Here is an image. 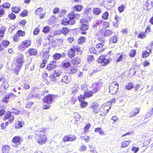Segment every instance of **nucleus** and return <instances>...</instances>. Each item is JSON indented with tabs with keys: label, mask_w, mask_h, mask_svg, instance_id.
Masks as SVG:
<instances>
[{
	"label": "nucleus",
	"mask_w": 153,
	"mask_h": 153,
	"mask_svg": "<svg viewBox=\"0 0 153 153\" xmlns=\"http://www.w3.org/2000/svg\"><path fill=\"white\" fill-rule=\"evenodd\" d=\"M8 17L11 19H15L16 16L14 14L11 13L9 15Z\"/></svg>",
	"instance_id": "nucleus-60"
},
{
	"label": "nucleus",
	"mask_w": 153,
	"mask_h": 153,
	"mask_svg": "<svg viewBox=\"0 0 153 153\" xmlns=\"http://www.w3.org/2000/svg\"><path fill=\"white\" fill-rule=\"evenodd\" d=\"M10 42L7 40H3L2 42V44L4 47H7L9 44Z\"/></svg>",
	"instance_id": "nucleus-46"
},
{
	"label": "nucleus",
	"mask_w": 153,
	"mask_h": 153,
	"mask_svg": "<svg viewBox=\"0 0 153 153\" xmlns=\"http://www.w3.org/2000/svg\"><path fill=\"white\" fill-rule=\"evenodd\" d=\"M13 38L14 41L16 42H18L20 40L19 36L17 35L16 33L15 35Z\"/></svg>",
	"instance_id": "nucleus-55"
},
{
	"label": "nucleus",
	"mask_w": 153,
	"mask_h": 153,
	"mask_svg": "<svg viewBox=\"0 0 153 153\" xmlns=\"http://www.w3.org/2000/svg\"><path fill=\"white\" fill-rule=\"evenodd\" d=\"M109 16V14L108 12H105L103 13L102 16V18L104 20H106L108 19Z\"/></svg>",
	"instance_id": "nucleus-41"
},
{
	"label": "nucleus",
	"mask_w": 153,
	"mask_h": 153,
	"mask_svg": "<svg viewBox=\"0 0 153 153\" xmlns=\"http://www.w3.org/2000/svg\"><path fill=\"white\" fill-rule=\"evenodd\" d=\"M101 12V10L99 8H94L93 9V13L95 15H98Z\"/></svg>",
	"instance_id": "nucleus-23"
},
{
	"label": "nucleus",
	"mask_w": 153,
	"mask_h": 153,
	"mask_svg": "<svg viewBox=\"0 0 153 153\" xmlns=\"http://www.w3.org/2000/svg\"><path fill=\"white\" fill-rule=\"evenodd\" d=\"M117 40V39L116 35H114L111 38L109 41L110 43H116Z\"/></svg>",
	"instance_id": "nucleus-30"
},
{
	"label": "nucleus",
	"mask_w": 153,
	"mask_h": 153,
	"mask_svg": "<svg viewBox=\"0 0 153 153\" xmlns=\"http://www.w3.org/2000/svg\"><path fill=\"white\" fill-rule=\"evenodd\" d=\"M28 53L31 56L36 55L37 53V51L36 50L33 48H32L28 50Z\"/></svg>",
	"instance_id": "nucleus-27"
},
{
	"label": "nucleus",
	"mask_w": 153,
	"mask_h": 153,
	"mask_svg": "<svg viewBox=\"0 0 153 153\" xmlns=\"http://www.w3.org/2000/svg\"><path fill=\"white\" fill-rule=\"evenodd\" d=\"M62 65L64 68H67L71 66L70 62H67L66 60H64L62 62Z\"/></svg>",
	"instance_id": "nucleus-22"
},
{
	"label": "nucleus",
	"mask_w": 153,
	"mask_h": 153,
	"mask_svg": "<svg viewBox=\"0 0 153 153\" xmlns=\"http://www.w3.org/2000/svg\"><path fill=\"white\" fill-rule=\"evenodd\" d=\"M133 87V85L132 83L131 82H130L126 85V88L128 90H129L131 89Z\"/></svg>",
	"instance_id": "nucleus-49"
},
{
	"label": "nucleus",
	"mask_w": 153,
	"mask_h": 153,
	"mask_svg": "<svg viewBox=\"0 0 153 153\" xmlns=\"http://www.w3.org/2000/svg\"><path fill=\"white\" fill-rule=\"evenodd\" d=\"M105 55H103L100 56L99 59L97 60V62L98 63H103L104 64H102L103 65H105L108 63L110 60L108 59H105Z\"/></svg>",
	"instance_id": "nucleus-12"
},
{
	"label": "nucleus",
	"mask_w": 153,
	"mask_h": 153,
	"mask_svg": "<svg viewBox=\"0 0 153 153\" xmlns=\"http://www.w3.org/2000/svg\"><path fill=\"white\" fill-rule=\"evenodd\" d=\"M102 86V84L100 82H96L93 84L91 86L93 93H95L100 90Z\"/></svg>",
	"instance_id": "nucleus-6"
},
{
	"label": "nucleus",
	"mask_w": 153,
	"mask_h": 153,
	"mask_svg": "<svg viewBox=\"0 0 153 153\" xmlns=\"http://www.w3.org/2000/svg\"><path fill=\"white\" fill-rule=\"evenodd\" d=\"M23 124L22 122L18 121L16 122L15 124V127L16 128H21L23 126Z\"/></svg>",
	"instance_id": "nucleus-25"
},
{
	"label": "nucleus",
	"mask_w": 153,
	"mask_h": 153,
	"mask_svg": "<svg viewBox=\"0 0 153 153\" xmlns=\"http://www.w3.org/2000/svg\"><path fill=\"white\" fill-rule=\"evenodd\" d=\"M10 150V147L8 145H4L2 147L3 153H8Z\"/></svg>",
	"instance_id": "nucleus-24"
},
{
	"label": "nucleus",
	"mask_w": 153,
	"mask_h": 153,
	"mask_svg": "<svg viewBox=\"0 0 153 153\" xmlns=\"http://www.w3.org/2000/svg\"><path fill=\"white\" fill-rule=\"evenodd\" d=\"M78 71L77 67L75 66H73L71 67L69 70H68V72L69 74H73L76 73Z\"/></svg>",
	"instance_id": "nucleus-18"
},
{
	"label": "nucleus",
	"mask_w": 153,
	"mask_h": 153,
	"mask_svg": "<svg viewBox=\"0 0 153 153\" xmlns=\"http://www.w3.org/2000/svg\"><path fill=\"white\" fill-rule=\"evenodd\" d=\"M62 24L67 25L69 24V21L65 18H64L62 20Z\"/></svg>",
	"instance_id": "nucleus-42"
},
{
	"label": "nucleus",
	"mask_w": 153,
	"mask_h": 153,
	"mask_svg": "<svg viewBox=\"0 0 153 153\" xmlns=\"http://www.w3.org/2000/svg\"><path fill=\"white\" fill-rule=\"evenodd\" d=\"M20 10V8L19 7H15L12 8V11L15 13H19Z\"/></svg>",
	"instance_id": "nucleus-37"
},
{
	"label": "nucleus",
	"mask_w": 153,
	"mask_h": 153,
	"mask_svg": "<svg viewBox=\"0 0 153 153\" xmlns=\"http://www.w3.org/2000/svg\"><path fill=\"white\" fill-rule=\"evenodd\" d=\"M113 33L112 30L109 29L106 30L104 32V35L105 36H109Z\"/></svg>",
	"instance_id": "nucleus-31"
},
{
	"label": "nucleus",
	"mask_w": 153,
	"mask_h": 153,
	"mask_svg": "<svg viewBox=\"0 0 153 153\" xmlns=\"http://www.w3.org/2000/svg\"><path fill=\"white\" fill-rule=\"evenodd\" d=\"M11 115V112L9 111H8L7 112L6 114L5 115L4 117L3 118L4 120H6L8 118H9L10 116Z\"/></svg>",
	"instance_id": "nucleus-45"
},
{
	"label": "nucleus",
	"mask_w": 153,
	"mask_h": 153,
	"mask_svg": "<svg viewBox=\"0 0 153 153\" xmlns=\"http://www.w3.org/2000/svg\"><path fill=\"white\" fill-rule=\"evenodd\" d=\"M22 141V138L19 136L14 137L12 140V142L17 145L20 144Z\"/></svg>",
	"instance_id": "nucleus-15"
},
{
	"label": "nucleus",
	"mask_w": 153,
	"mask_h": 153,
	"mask_svg": "<svg viewBox=\"0 0 153 153\" xmlns=\"http://www.w3.org/2000/svg\"><path fill=\"white\" fill-rule=\"evenodd\" d=\"M74 51H80V48L78 45L73 46L72 48Z\"/></svg>",
	"instance_id": "nucleus-57"
},
{
	"label": "nucleus",
	"mask_w": 153,
	"mask_h": 153,
	"mask_svg": "<svg viewBox=\"0 0 153 153\" xmlns=\"http://www.w3.org/2000/svg\"><path fill=\"white\" fill-rule=\"evenodd\" d=\"M62 56L61 55L58 53H55L53 55V58L55 59H59Z\"/></svg>",
	"instance_id": "nucleus-50"
},
{
	"label": "nucleus",
	"mask_w": 153,
	"mask_h": 153,
	"mask_svg": "<svg viewBox=\"0 0 153 153\" xmlns=\"http://www.w3.org/2000/svg\"><path fill=\"white\" fill-rule=\"evenodd\" d=\"M59 81H61L62 82L65 83H68L71 81L70 78L65 74H63L60 75L59 76Z\"/></svg>",
	"instance_id": "nucleus-11"
},
{
	"label": "nucleus",
	"mask_w": 153,
	"mask_h": 153,
	"mask_svg": "<svg viewBox=\"0 0 153 153\" xmlns=\"http://www.w3.org/2000/svg\"><path fill=\"white\" fill-rule=\"evenodd\" d=\"M55 96L53 94H50L45 96L44 98V102L48 104H51L55 98Z\"/></svg>",
	"instance_id": "nucleus-8"
},
{
	"label": "nucleus",
	"mask_w": 153,
	"mask_h": 153,
	"mask_svg": "<svg viewBox=\"0 0 153 153\" xmlns=\"http://www.w3.org/2000/svg\"><path fill=\"white\" fill-rule=\"evenodd\" d=\"M22 86L25 89H27L30 88L29 85L27 84H24Z\"/></svg>",
	"instance_id": "nucleus-63"
},
{
	"label": "nucleus",
	"mask_w": 153,
	"mask_h": 153,
	"mask_svg": "<svg viewBox=\"0 0 153 153\" xmlns=\"http://www.w3.org/2000/svg\"><path fill=\"white\" fill-rule=\"evenodd\" d=\"M74 117L75 118L76 121H77L79 120L81 116L78 113H76L74 114Z\"/></svg>",
	"instance_id": "nucleus-52"
},
{
	"label": "nucleus",
	"mask_w": 153,
	"mask_h": 153,
	"mask_svg": "<svg viewBox=\"0 0 153 153\" xmlns=\"http://www.w3.org/2000/svg\"><path fill=\"white\" fill-rule=\"evenodd\" d=\"M119 87L118 84L115 81L112 82L109 86V92L112 94H115L117 91Z\"/></svg>",
	"instance_id": "nucleus-1"
},
{
	"label": "nucleus",
	"mask_w": 153,
	"mask_h": 153,
	"mask_svg": "<svg viewBox=\"0 0 153 153\" xmlns=\"http://www.w3.org/2000/svg\"><path fill=\"white\" fill-rule=\"evenodd\" d=\"M125 56L122 54L118 53L116 56V62H122L125 59Z\"/></svg>",
	"instance_id": "nucleus-17"
},
{
	"label": "nucleus",
	"mask_w": 153,
	"mask_h": 153,
	"mask_svg": "<svg viewBox=\"0 0 153 153\" xmlns=\"http://www.w3.org/2000/svg\"><path fill=\"white\" fill-rule=\"evenodd\" d=\"M153 6V0H148L146 4L143 6L144 8L146 10H150Z\"/></svg>",
	"instance_id": "nucleus-14"
},
{
	"label": "nucleus",
	"mask_w": 153,
	"mask_h": 153,
	"mask_svg": "<svg viewBox=\"0 0 153 153\" xmlns=\"http://www.w3.org/2000/svg\"><path fill=\"white\" fill-rule=\"evenodd\" d=\"M111 106V102H108L102 105L100 108V110L104 114H106L108 112Z\"/></svg>",
	"instance_id": "nucleus-2"
},
{
	"label": "nucleus",
	"mask_w": 153,
	"mask_h": 153,
	"mask_svg": "<svg viewBox=\"0 0 153 153\" xmlns=\"http://www.w3.org/2000/svg\"><path fill=\"white\" fill-rule=\"evenodd\" d=\"M68 55L70 57H74L75 55V52L71 48L68 51Z\"/></svg>",
	"instance_id": "nucleus-28"
},
{
	"label": "nucleus",
	"mask_w": 153,
	"mask_h": 153,
	"mask_svg": "<svg viewBox=\"0 0 153 153\" xmlns=\"http://www.w3.org/2000/svg\"><path fill=\"white\" fill-rule=\"evenodd\" d=\"M102 22V20L101 19H96L94 20V24L93 27H97V25L101 24Z\"/></svg>",
	"instance_id": "nucleus-26"
},
{
	"label": "nucleus",
	"mask_w": 153,
	"mask_h": 153,
	"mask_svg": "<svg viewBox=\"0 0 153 153\" xmlns=\"http://www.w3.org/2000/svg\"><path fill=\"white\" fill-rule=\"evenodd\" d=\"M86 39L83 37H81L79 38L77 41L79 45L82 44L83 42L85 41Z\"/></svg>",
	"instance_id": "nucleus-35"
},
{
	"label": "nucleus",
	"mask_w": 153,
	"mask_h": 153,
	"mask_svg": "<svg viewBox=\"0 0 153 153\" xmlns=\"http://www.w3.org/2000/svg\"><path fill=\"white\" fill-rule=\"evenodd\" d=\"M81 62V59L79 58L76 57L73 59L72 60V63L75 65L79 64Z\"/></svg>",
	"instance_id": "nucleus-21"
},
{
	"label": "nucleus",
	"mask_w": 153,
	"mask_h": 153,
	"mask_svg": "<svg viewBox=\"0 0 153 153\" xmlns=\"http://www.w3.org/2000/svg\"><path fill=\"white\" fill-rule=\"evenodd\" d=\"M9 87V85L6 82H4L1 85L0 91H2L4 89H7Z\"/></svg>",
	"instance_id": "nucleus-20"
},
{
	"label": "nucleus",
	"mask_w": 153,
	"mask_h": 153,
	"mask_svg": "<svg viewBox=\"0 0 153 153\" xmlns=\"http://www.w3.org/2000/svg\"><path fill=\"white\" fill-rule=\"evenodd\" d=\"M23 55L22 54H19L17 59H16V65L18 68L21 67L22 65V63L24 62Z\"/></svg>",
	"instance_id": "nucleus-10"
},
{
	"label": "nucleus",
	"mask_w": 153,
	"mask_h": 153,
	"mask_svg": "<svg viewBox=\"0 0 153 153\" xmlns=\"http://www.w3.org/2000/svg\"><path fill=\"white\" fill-rule=\"evenodd\" d=\"M125 6L124 5H122L120 6L119 7L118 10L120 12H122L124 10Z\"/></svg>",
	"instance_id": "nucleus-61"
},
{
	"label": "nucleus",
	"mask_w": 153,
	"mask_h": 153,
	"mask_svg": "<svg viewBox=\"0 0 153 153\" xmlns=\"http://www.w3.org/2000/svg\"><path fill=\"white\" fill-rule=\"evenodd\" d=\"M102 25L104 28H106L108 27L109 26L110 24L108 22H104L103 23Z\"/></svg>",
	"instance_id": "nucleus-64"
},
{
	"label": "nucleus",
	"mask_w": 153,
	"mask_h": 153,
	"mask_svg": "<svg viewBox=\"0 0 153 153\" xmlns=\"http://www.w3.org/2000/svg\"><path fill=\"white\" fill-rule=\"evenodd\" d=\"M37 135L38 136L36 139L37 142L41 145L45 144L47 139L45 134H37Z\"/></svg>",
	"instance_id": "nucleus-4"
},
{
	"label": "nucleus",
	"mask_w": 153,
	"mask_h": 153,
	"mask_svg": "<svg viewBox=\"0 0 153 153\" xmlns=\"http://www.w3.org/2000/svg\"><path fill=\"white\" fill-rule=\"evenodd\" d=\"M88 28V25L86 24H82L81 25L80 29L81 30H86Z\"/></svg>",
	"instance_id": "nucleus-40"
},
{
	"label": "nucleus",
	"mask_w": 153,
	"mask_h": 153,
	"mask_svg": "<svg viewBox=\"0 0 153 153\" xmlns=\"http://www.w3.org/2000/svg\"><path fill=\"white\" fill-rule=\"evenodd\" d=\"M149 55V52L146 51H143L142 53V57L143 58H146Z\"/></svg>",
	"instance_id": "nucleus-38"
},
{
	"label": "nucleus",
	"mask_w": 153,
	"mask_h": 153,
	"mask_svg": "<svg viewBox=\"0 0 153 153\" xmlns=\"http://www.w3.org/2000/svg\"><path fill=\"white\" fill-rule=\"evenodd\" d=\"M12 95L11 94V95H7L6 96H5L2 99V101L3 102H4L5 103H7L9 98H10L11 95Z\"/></svg>",
	"instance_id": "nucleus-34"
},
{
	"label": "nucleus",
	"mask_w": 153,
	"mask_h": 153,
	"mask_svg": "<svg viewBox=\"0 0 153 153\" xmlns=\"http://www.w3.org/2000/svg\"><path fill=\"white\" fill-rule=\"evenodd\" d=\"M43 9L42 7H39L37 8L35 11V13L37 15L38 14L42 12Z\"/></svg>",
	"instance_id": "nucleus-59"
},
{
	"label": "nucleus",
	"mask_w": 153,
	"mask_h": 153,
	"mask_svg": "<svg viewBox=\"0 0 153 153\" xmlns=\"http://www.w3.org/2000/svg\"><path fill=\"white\" fill-rule=\"evenodd\" d=\"M56 65H54L52 64H49L47 66V69L49 71H51L54 69L56 67Z\"/></svg>",
	"instance_id": "nucleus-32"
},
{
	"label": "nucleus",
	"mask_w": 153,
	"mask_h": 153,
	"mask_svg": "<svg viewBox=\"0 0 153 153\" xmlns=\"http://www.w3.org/2000/svg\"><path fill=\"white\" fill-rule=\"evenodd\" d=\"M146 36V35L145 33L144 32L140 33L138 36V37L139 38L141 39H144Z\"/></svg>",
	"instance_id": "nucleus-39"
},
{
	"label": "nucleus",
	"mask_w": 153,
	"mask_h": 153,
	"mask_svg": "<svg viewBox=\"0 0 153 153\" xmlns=\"http://www.w3.org/2000/svg\"><path fill=\"white\" fill-rule=\"evenodd\" d=\"M87 59L88 63H90L94 60V57L92 56L89 55L87 57Z\"/></svg>",
	"instance_id": "nucleus-54"
},
{
	"label": "nucleus",
	"mask_w": 153,
	"mask_h": 153,
	"mask_svg": "<svg viewBox=\"0 0 153 153\" xmlns=\"http://www.w3.org/2000/svg\"><path fill=\"white\" fill-rule=\"evenodd\" d=\"M139 150V148L138 147H136L135 146H133L132 147L131 149L132 151H133L134 153L137 152Z\"/></svg>",
	"instance_id": "nucleus-62"
},
{
	"label": "nucleus",
	"mask_w": 153,
	"mask_h": 153,
	"mask_svg": "<svg viewBox=\"0 0 153 153\" xmlns=\"http://www.w3.org/2000/svg\"><path fill=\"white\" fill-rule=\"evenodd\" d=\"M103 46V44L102 43H98L96 45V48L98 49H99V50H100L101 49H103L104 50V48H102Z\"/></svg>",
	"instance_id": "nucleus-47"
},
{
	"label": "nucleus",
	"mask_w": 153,
	"mask_h": 153,
	"mask_svg": "<svg viewBox=\"0 0 153 153\" xmlns=\"http://www.w3.org/2000/svg\"><path fill=\"white\" fill-rule=\"evenodd\" d=\"M95 131L97 133H99L100 134H102L103 133V131L101 128H97L95 129Z\"/></svg>",
	"instance_id": "nucleus-56"
},
{
	"label": "nucleus",
	"mask_w": 153,
	"mask_h": 153,
	"mask_svg": "<svg viewBox=\"0 0 153 153\" xmlns=\"http://www.w3.org/2000/svg\"><path fill=\"white\" fill-rule=\"evenodd\" d=\"M5 30L6 28L5 27H0V37L4 36Z\"/></svg>",
	"instance_id": "nucleus-33"
},
{
	"label": "nucleus",
	"mask_w": 153,
	"mask_h": 153,
	"mask_svg": "<svg viewBox=\"0 0 153 153\" xmlns=\"http://www.w3.org/2000/svg\"><path fill=\"white\" fill-rule=\"evenodd\" d=\"M99 104L96 102H93L91 105L88 110L91 111L92 114H97L99 111Z\"/></svg>",
	"instance_id": "nucleus-3"
},
{
	"label": "nucleus",
	"mask_w": 153,
	"mask_h": 153,
	"mask_svg": "<svg viewBox=\"0 0 153 153\" xmlns=\"http://www.w3.org/2000/svg\"><path fill=\"white\" fill-rule=\"evenodd\" d=\"M74 8L76 10L78 11H80L82 8V6L81 5H76L75 6H74Z\"/></svg>",
	"instance_id": "nucleus-48"
},
{
	"label": "nucleus",
	"mask_w": 153,
	"mask_h": 153,
	"mask_svg": "<svg viewBox=\"0 0 153 153\" xmlns=\"http://www.w3.org/2000/svg\"><path fill=\"white\" fill-rule=\"evenodd\" d=\"M19 36H23L25 35V32L21 30H19L16 33Z\"/></svg>",
	"instance_id": "nucleus-43"
},
{
	"label": "nucleus",
	"mask_w": 153,
	"mask_h": 153,
	"mask_svg": "<svg viewBox=\"0 0 153 153\" xmlns=\"http://www.w3.org/2000/svg\"><path fill=\"white\" fill-rule=\"evenodd\" d=\"M28 14V12L26 10H24L20 13V15L22 16H26Z\"/></svg>",
	"instance_id": "nucleus-58"
},
{
	"label": "nucleus",
	"mask_w": 153,
	"mask_h": 153,
	"mask_svg": "<svg viewBox=\"0 0 153 153\" xmlns=\"http://www.w3.org/2000/svg\"><path fill=\"white\" fill-rule=\"evenodd\" d=\"M50 30V27L48 26L45 27L43 29L42 32L45 33H48Z\"/></svg>",
	"instance_id": "nucleus-36"
},
{
	"label": "nucleus",
	"mask_w": 153,
	"mask_h": 153,
	"mask_svg": "<svg viewBox=\"0 0 153 153\" xmlns=\"http://www.w3.org/2000/svg\"><path fill=\"white\" fill-rule=\"evenodd\" d=\"M131 141L129 140L127 141H124L122 142L121 147V148H125L129 144Z\"/></svg>",
	"instance_id": "nucleus-29"
},
{
	"label": "nucleus",
	"mask_w": 153,
	"mask_h": 153,
	"mask_svg": "<svg viewBox=\"0 0 153 153\" xmlns=\"http://www.w3.org/2000/svg\"><path fill=\"white\" fill-rule=\"evenodd\" d=\"M103 51V50L102 49L100 50H96L94 48H92L89 49V51L91 53H93L98 55L101 52Z\"/></svg>",
	"instance_id": "nucleus-19"
},
{
	"label": "nucleus",
	"mask_w": 153,
	"mask_h": 153,
	"mask_svg": "<svg viewBox=\"0 0 153 153\" xmlns=\"http://www.w3.org/2000/svg\"><path fill=\"white\" fill-rule=\"evenodd\" d=\"M75 139L76 137L74 136H73L71 134H68L65 136L63 139V141L64 142L69 141H72L75 140Z\"/></svg>",
	"instance_id": "nucleus-13"
},
{
	"label": "nucleus",
	"mask_w": 153,
	"mask_h": 153,
	"mask_svg": "<svg viewBox=\"0 0 153 153\" xmlns=\"http://www.w3.org/2000/svg\"><path fill=\"white\" fill-rule=\"evenodd\" d=\"M79 16L80 15L79 14H75L73 12H71L69 13L68 17L70 20H71L74 19V18L78 19L79 18Z\"/></svg>",
	"instance_id": "nucleus-16"
},
{
	"label": "nucleus",
	"mask_w": 153,
	"mask_h": 153,
	"mask_svg": "<svg viewBox=\"0 0 153 153\" xmlns=\"http://www.w3.org/2000/svg\"><path fill=\"white\" fill-rule=\"evenodd\" d=\"M93 94L91 90L85 92L84 95H80L79 96L78 100L80 102L84 101L86 98H88L92 96Z\"/></svg>",
	"instance_id": "nucleus-7"
},
{
	"label": "nucleus",
	"mask_w": 153,
	"mask_h": 153,
	"mask_svg": "<svg viewBox=\"0 0 153 153\" xmlns=\"http://www.w3.org/2000/svg\"><path fill=\"white\" fill-rule=\"evenodd\" d=\"M69 30L66 27L63 28L61 30V33H62L65 35L69 31Z\"/></svg>",
	"instance_id": "nucleus-44"
},
{
	"label": "nucleus",
	"mask_w": 153,
	"mask_h": 153,
	"mask_svg": "<svg viewBox=\"0 0 153 153\" xmlns=\"http://www.w3.org/2000/svg\"><path fill=\"white\" fill-rule=\"evenodd\" d=\"M136 53V51L134 50H132L130 52L129 55L131 57H133L135 56Z\"/></svg>",
	"instance_id": "nucleus-53"
},
{
	"label": "nucleus",
	"mask_w": 153,
	"mask_h": 153,
	"mask_svg": "<svg viewBox=\"0 0 153 153\" xmlns=\"http://www.w3.org/2000/svg\"><path fill=\"white\" fill-rule=\"evenodd\" d=\"M91 126V125L89 123L87 124L84 128V131L85 133H87V131L88 130Z\"/></svg>",
	"instance_id": "nucleus-51"
},
{
	"label": "nucleus",
	"mask_w": 153,
	"mask_h": 153,
	"mask_svg": "<svg viewBox=\"0 0 153 153\" xmlns=\"http://www.w3.org/2000/svg\"><path fill=\"white\" fill-rule=\"evenodd\" d=\"M31 43V42L30 40H24L19 45L18 48L20 50H24L26 48H28Z\"/></svg>",
	"instance_id": "nucleus-5"
},
{
	"label": "nucleus",
	"mask_w": 153,
	"mask_h": 153,
	"mask_svg": "<svg viewBox=\"0 0 153 153\" xmlns=\"http://www.w3.org/2000/svg\"><path fill=\"white\" fill-rule=\"evenodd\" d=\"M61 72L59 70H56L54 71L52 73V74L50 76V78L51 81H55L56 80V77L59 76H60Z\"/></svg>",
	"instance_id": "nucleus-9"
}]
</instances>
